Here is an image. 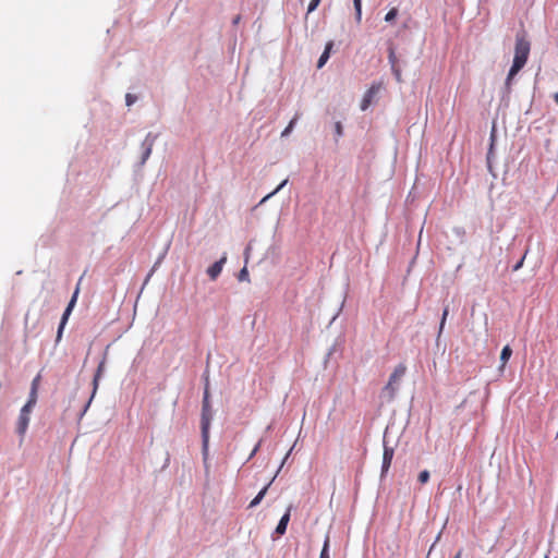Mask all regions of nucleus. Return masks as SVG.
Returning <instances> with one entry per match:
<instances>
[{"label":"nucleus","mask_w":558,"mask_h":558,"mask_svg":"<svg viewBox=\"0 0 558 558\" xmlns=\"http://www.w3.org/2000/svg\"><path fill=\"white\" fill-rule=\"evenodd\" d=\"M530 54V43L524 37L517 36L513 63L507 76L506 84L510 85L511 80L525 65Z\"/></svg>","instance_id":"f257e3e1"},{"label":"nucleus","mask_w":558,"mask_h":558,"mask_svg":"<svg viewBox=\"0 0 558 558\" xmlns=\"http://www.w3.org/2000/svg\"><path fill=\"white\" fill-rule=\"evenodd\" d=\"M205 390L203 397V405H202V418H201V428H202V439H203V451L207 454L208 451V442H209V427L213 418L211 408L209 403V383L208 377L205 378Z\"/></svg>","instance_id":"f03ea898"},{"label":"nucleus","mask_w":558,"mask_h":558,"mask_svg":"<svg viewBox=\"0 0 558 558\" xmlns=\"http://www.w3.org/2000/svg\"><path fill=\"white\" fill-rule=\"evenodd\" d=\"M405 372L407 366L404 364H399L395 367L393 372L391 373L389 380L384 388V392L387 393L389 400L395 398V393L398 389V384L404 376Z\"/></svg>","instance_id":"7ed1b4c3"},{"label":"nucleus","mask_w":558,"mask_h":558,"mask_svg":"<svg viewBox=\"0 0 558 558\" xmlns=\"http://www.w3.org/2000/svg\"><path fill=\"white\" fill-rule=\"evenodd\" d=\"M383 87V82H376L371 85L362 98L361 110L365 111L373 104L375 97L379 94Z\"/></svg>","instance_id":"20e7f679"},{"label":"nucleus","mask_w":558,"mask_h":558,"mask_svg":"<svg viewBox=\"0 0 558 558\" xmlns=\"http://www.w3.org/2000/svg\"><path fill=\"white\" fill-rule=\"evenodd\" d=\"M77 295H78V288H76V290L74 291L62 317H61V322H60V325H59V328H58V332H57V341H59L62 337V332H63V329H64V326L65 324L68 323V319L75 306V303H76V300H77Z\"/></svg>","instance_id":"39448f33"},{"label":"nucleus","mask_w":558,"mask_h":558,"mask_svg":"<svg viewBox=\"0 0 558 558\" xmlns=\"http://www.w3.org/2000/svg\"><path fill=\"white\" fill-rule=\"evenodd\" d=\"M33 408L25 404L20 412L17 423H16V430L21 437H23L27 430L28 423H29V414L32 412Z\"/></svg>","instance_id":"423d86ee"},{"label":"nucleus","mask_w":558,"mask_h":558,"mask_svg":"<svg viewBox=\"0 0 558 558\" xmlns=\"http://www.w3.org/2000/svg\"><path fill=\"white\" fill-rule=\"evenodd\" d=\"M227 262V256L223 255L219 260L214 263L208 269L207 274L211 280H216L222 271L223 264Z\"/></svg>","instance_id":"0eeeda50"},{"label":"nucleus","mask_w":558,"mask_h":558,"mask_svg":"<svg viewBox=\"0 0 558 558\" xmlns=\"http://www.w3.org/2000/svg\"><path fill=\"white\" fill-rule=\"evenodd\" d=\"M393 448L385 446L384 448V454H383V466H381V473L385 474L389 470L392 458H393Z\"/></svg>","instance_id":"6e6552de"},{"label":"nucleus","mask_w":558,"mask_h":558,"mask_svg":"<svg viewBox=\"0 0 558 558\" xmlns=\"http://www.w3.org/2000/svg\"><path fill=\"white\" fill-rule=\"evenodd\" d=\"M291 508H292L291 506L288 507L286 513L281 517V519L276 527V533L278 535H283L287 531V526L290 521Z\"/></svg>","instance_id":"1a4fd4ad"},{"label":"nucleus","mask_w":558,"mask_h":558,"mask_svg":"<svg viewBox=\"0 0 558 558\" xmlns=\"http://www.w3.org/2000/svg\"><path fill=\"white\" fill-rule=\"evenodd\" d=\"M332 47H333L332 41L327 43L324 52L322 53V56L318 59V62H317L318 69L323 68L326 64V62L328 61Z\"/></svg>","instance_id":"9d476101"},{"label":"nucleus","mask_w":558,"mask_h":558,"mask_svg":"<svg viewBox=\"0 0 558 558\" xmlns=\"http://www.w3.org/2000/svg\"><path fill=\"white\" fill-rule=\"evenodd\" d=\"M274 478L256 495V497L250 502L248 508H254L263 500Z\"/></svg>","instance_id":"9b49d317"},{"label":"nucleus","mask_w":558,"mask_h":558,"mask_svg":"<svg viewBox=\"0 0 558 558\" xmlns=\"http://www.w3.org/2000/svg\"><path fill=\"white\" fill-rule=\"evenodd\" d=\"M154 140L155 138H150V135H148L143 143V146H145V150L143 153V162H145L151 154Z\"/></svg>","instance_id":"f8f14e48"},{"label":"nucleus","mask_w":558,"mask_h":558,"mask_svg":"<svg viewBox=\"0 0 558 558\" xmlns=\"http://www.w3.org/2000/svg\"><path fill=\"white\" fill-rule=\"evenodd\" d=\"M511 354H512V349L510 348V345H505L501 350V353H500V362H501V365H500V368L504 369L506 364L508 363L509 359L511 357Z\"/></svg>","instance_id":"ddd939ff"},{"label":"nucleus","mask_w":558,"mask_h":558,"mask_svg":"<svg viewBox=\"0 0 558 558\" xmlns=\"http://www.w3.org/2000/svg\"><path fill=\"white\" fill-rule=\"evenodd\" d=\"M299 118H300V113H295V116L290 121L288 126L282 131V133H281L282 137L288 136L291 133V131L293 130V128H294V125H295V123H296Z\"/></svg>","instance_id":"4468645a"},{"label":"nucleus","mask_w":558,"mask_h":558,"mask_svg":"<svg viewBox=\"0 0 558 558\" xmlns=\"http://www.w3.org/2000/svg\"><path fill=\"white\" fill-rule=\"evenodd\" d=\"M288 183V179L283 180L271 193L267 194L262 201L260 204L268 201L270 197H272L275 194H277L286 184Z\"/></svg>","instance_id":"2eb2a0df"},{"label":"nucleus","mask_w":558,"mask_h":558,"mask_svg":"<svg viewBox=\"0 0 558 558\" xmlns=\"http://www.w3.org/2000/svg\"><path fill=\"white\" fill-rule=\"evenodd\" d=\"M329 542H330V538L327 535L326 538H325L324 546H323V549L320 551L319 558H330V555H329Z\"/></svg>","instance_id":"dca6fc26"},{"label":"nucleus","mask_w":558,"mask_h":558,"mask_svg":"<svg viewBox=\"0 0 558 558\" xmlns=\"http://www.w3.org/2000/svg\"><path fill=\"white\" fill-rule=\"evenodd\" d=\"M37 392H38L37 390H32V389H31L29 398H28V401L26 402V404H27L28 407H32V408H34V407H35V404H36V402H37Z\"/></svg>","instance_id":"f3484780"},{"label":"nucleus","mask_w":558,"mask_h":558,"mask_svg":"<svg viewBox=\"0 0 558 558\" xmlns=\"http://www.w3.org/2000/svg\"><path fill=\"white\" fill-rule=\"evenodd\" d=\"M353 4L356 12V19L360 21L362 15V0H353Z\"/></svg>","instance_id":"a211bd4d"},{"label":"nucleus","mask_w":558,"mask_h":558,"mask_svg":"<svg viewBox=\"0 0 558 558\" xmlns=\"http://www.w3.org/2000/svg\"><path fill=\"white\" fill-rule=\"evenodd\" d=\"M429 472L427 470H424L418 474L417 480L421 484H426L429 481Z\"/></svg>","instance_id":"6ab92c4d"},{"label":"nucleus","mask_w":558,"mask_h":558,"mask_svg":"<svg viewBox=\"0 0 558 558\" xmlns=\"http://www.w3.org/2000/svg\"><path fill=\"white\" fill-rule=\"evenodd\" d=\"M398 15V10L396 8H392L391 10H389L385 16V21L386 22H391L393 21Z\"/></svg>","instance_id":"aec40b11"},{"label":"nucleus","mask_w":558,"mask_h":558,"mask_svg":"<svg viewBox=\"0 0 558 558\" xmlns=\"http://www.w3.org/2000/svg\"><path fill=\"white\" fill-rule=\"evenodd\" d=\"M449 314V310H448V306L445 307L444 312H442V316H441V320H440V326H439V335L444 330V327H445V324H446V319H447V316Z\"/></svg>","instance_id":"412c9836"},{"label":"nucleus","mask_w":558,"mask_h":558,"mask_svg":"<svg viewBox=\"0 0 558 558\" xmlns=\"http://www.w3.org/2000/svg\"><path fill=\"white\" fill-rule=\"evenodd\" d=\"M137 100V97L133 94L125 95V104L128 107L132 106Z\"/></svg>","instance_id":"4be33fe9"},{"label":"nucleus","mask_w":558,"mask_h":558,"mask_svg":"<svg viewBox=\"0 0 558 558\" xmlns=\"http://www.w3.org/2000/svg\"><path fill=\"white\" fill-rule=\"evenodd\" d=\"M101 371H102V363L98 366L97 373H96V375H95V377H94V392H95V391H96V389H97L98 380H99V377H100Z\"/></svg>","instance_id":"5701e85b"},{"label":"nucleus","mask_w":558,"mask_h":558,"mask_svg":"<svg viewBox=\"0 0 558 558\" xmlns=\"http://www.w3.org/2000/svg\"><path fill=\"white\" fill-rule=\"evenodd\" d=\"M40 374H38L32 381V386H31V389L32 390H37L38 391V388H39V383H40Z\"/></svg>","instance_id":"b1692460"},{"label":"nucleus","mask_w":558,"mask_h":558,"mask_svg":"<svg viewBox=\"0 0 558 558\" xmlns=\"http://www.w3.org/2000/svg\"><path fill=\"white\" fill-rule=\"evenodd\" d=\"M335 132H336L337 137H341L342 136L343 128H342L341 122H336V124H335Z\"/></svg>","instance_id":"393cba45"},{"label":"nucleus","mask_w":558,"mask_h":558,"mask_svg":"<svg viewBox=\"0 0 558 558\" xmlns=\"http://www.w3.org/2000/svg\"><path fill=\"white\" fill-rule=\"evenodd\" d=\"M319 2H320V0H311L308 8H307V13L313 12L318 7Z\"/></svg>","instance_id":"a878e982"},{"label":"nucleus","mask_w":558,"mask_h":558,"mask_svg":"<svg viewBox=\"0 0 558 558\" xmlns=\"http://www.w3.org/2000/svg\"><path fill=\"white\" fill-rule=\"evenodd\" d=\"M398 82H401V71L400 69L397 66V64H392V68H391Z\"/></svg>","instance_id":"bb28decb"},{"label":"nucleus","mask_w":558,"mask_h":558,"mask_svg":"<svg viewBox=\"0 0 558 558\" xmlns=\"http://www.w3.org/2000/svg\"><path fill=\"white\" fill-rule=\"evenodd\" d=\"M389 62L391 65L397 64V58H396L393 49L389 50Z\"/></svg>","instance_id":"cd10ccee"},{"label":"nucleus","mask_w":558,"mask_h":558,"mask_svg":"<svg viewBox=\"0 0 558 558\" xmlns=\"http://www.w3.org/2000/svg\"><path fill=\"white\" fill-rule=\"evenodd\" d=\"M247 277H248V272H247V269L244 267V268L240 271L239 279H240V280H244V279H247Z\"/></svg>","instance_id":"c85d7f7f"},{"label":"nucleus","mask_w":558,"mask_h":558,"mask_svg":"<svg viewBox=\"0 0 558 558\" xmlns=\"http://www.w3.org/2000/svg\"><path fill=\"white\" fill-rule=\"evenodd\" d=\"M523 262H524V256L521 258L520 262L517 263V265L513 267V270L514 271L519 270L522 267Z\"/></svg>","instance_id":"c756f323"},{"label":"nucleus","mask_w":558,"mask_h":558,"mask_svg":"<svg viewBox=\"0 0 558 558\" xmlns=\"http://www.w3.org/2000/svg\"><path fill=\"white\" fill-rule=\"evenodd\" d=\"M554 99H555V101H556V102H557V105H558V93H555V94H554Z\"/></svg>","instance_id":"7c9ffc66"},{"label":"nucleus","mask_w":558,"mask_h":558,"mask_svg":"<svg viewBox=\"0 0 558 558\" xmlns=\"http://www.w3.org/2000/svg\"><path fill=\"white\" fill-rule=\"evenodd\" d=\"M454 558H461V550H459V551L457 553V555L454 556Z\"/></svg>","instance_id":"2f4dec72"},{"label":"nucleus","mask_w":558,"mask_h":558,"mask_svg":"<svg viewBox=\"0 0 558 558\" xmlns=\"http://www.w3.org/2000/svg\"><path fill=\"white\" fill-rule=\"evenodd\" d=\"M258 447H255L253 452H252V456L257 451Z\"/></svg>","instance_id":"473e14b6"},{"label":"nucleus","mask_w":558,"mask_h":558,"mask_svg":"<svg viewBox=\"0 0 558 558\" xmlns=\"http://www.w3.org/2000/svg\"><path fill=\"white\" fill-rule=\"evenodd\" d=\"M545 558H548L547 556Z\"/></svg>","instance_id":"72a5a7b5"}]
</instances>
